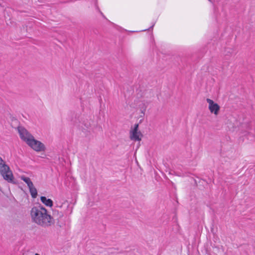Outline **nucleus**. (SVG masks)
Instances as JSON below:
<instances>
[{"mask_svg": "<svg viewBox=\"0 0 255 255\" xmlns=\"http://www.w3.org/2000/svg\"><path fill=\"white\" fill-rule=\"evenodd\" d=\"M90 124L88 122L86 123H82L79 125L80 128L85 133L90 131Z\"/></svg>", "mask_w": 255, "mask_h": 255, "instance_id": "423d86ee", "label": "nucleus"}, {"mask_svg": "<svg viewBox=\"0 0 255 255\" xmlns=\"http://www.w3.org/2000/svg\"><path fill=\"white\" fill-rule=\"evenodd\" d=\"M18 177L20 178L22 180H23L27 184L28 187H30V186H31L32 184H33L32 181H31L30 179L28 177H26L24 175H22L19 176Z\"/></svg>", "mask_w": 255, "mask_h": 255, "instance_id": "1a4fd4ad", "label": "nucleus"}, {"mask_svg": "<svg viewBox=\"0 0 255 255\" xmlns=\"http://www.w3.org/2000/svg\"><path fill=\"white\" fill-rule=\"evenodd\" d=\"M154 24H153L151 26V28H152L154 26Z\"/></svg>", "mask_w": 255, "mask_h": 255, "instance_id": "9b49d317", "label": "nucleus"}, {"mask_svg": "<svg viewBox=\"0 0 255 255\" xmlns=\"http://www.w3.org/2000/svg\"><path fill=\"white\" fill-rule=\"evenodd\" d=\"M41 202L45 206L51 207L53 206V201L50 199H47L45 196H41L40 197Z\"/></svg>", "mask_w": 255, "mask_h": 255, "instance_id": "0eeeda50", "label": "nucleus"}, {"mask_svg": "<svg viewBox=\"0 0 255 255\" xmlns=\"http://www.w3.org/2000/svg\"><path fill=\"white\" fill-rule=\"evenodd\" d=\"M35 255H39L38 254H36Z\"/></svg>", "mask_w": 255, "mask_h": 255, "instance_id": "f8f14e48", "label": "nucleus"}, {"mask_svg": "<svg viewBox=\"0 0 255 255\" xmlns=\"http://www.w3.org/2000/svg\"><path fill=\"white\" fill-rule=\"evenodd\" d=\"M0 173L3 178L8 182H12L13 175L9 170V167L5 164L4 161L0 157Z\"/></svg>", "mask_w": 255, "mask_h": 255, "instance_id": "7ed1b4c3", "label": "nucleus"}, {"mask_svg": "<svg viewBox=\"0 0 255 255\" xmlns=\"http://www.w3.org/2000/svg\"><path fill=\"white\" fill-rule=\"evenodd\" d=\"M207 103L209 104V109L211 113L217 115L220 110V106L217 103H215L212 100L207 99Z\"/></svg>", "mask_w": 255, "mask_h": 255, "instance_id": "39448f33", "label": "nucleus"}, {"mask_svg": "<svg viewBox=\"0 0 255 255\" xmlns=\"http://www.w3.org/2000/svg\"><path fill=\"white\" fill-rule=\"evenodd\" d=\"M28 188L31 197L33 198H36L37 196V191L33 184H32L31 186H30V187H28Z\"/></svg>", "mask_w": 255, "mask_h": 255, "instance_id": "6e6552de", "label": "nucleus"}, {"mask_svg": "<svg viewBox=\"0 0 255 255\" xmlns=\"http://www.w3.org/2000/svg\"><path fill=\"white\" fill-rule=\"evenodd\" d=\"M142 134L138 130V124H135L133 128L131 129L129 132V137L131 140L134 141H140Z\"/></svg>", "mask_w": 255, "mask_h": 255, "instance_id": "20e7f679", "label": "nucleus"}, {"mask_svg": "<svg viewBox=\"0 0 255 255\" xmlns=\"http://www.w3.org/2000/svg\"><path fill=\"white\" fill-rule=\"evenodd\" d=\"M30 216L32 222L38 225L46 227L51 224L52 217L48 214L47 210L42 206L32 208Z\"/></svg>", "mask_w": 255, "mask_h": 255, "instance_id": "f257e3e1", "label": "nucleus"}, {"mask_svg": "<svg viewBox=\"0 0 255 255\" xmlns=\"http://www.w3.org/2000/svg\"><path fill=\"white\" fill-rule=\"evenodd\" d=\"M148 105V102L143 101L141 104L139 105L140 111L142 113H144Z\"/></svg>", "mask_w": 255, "mask_h": 255, "instance_id": "9d476101", "label": "nucleus"}, {"mask_svg": "<svg viewBox=\"0 0 255 255\" xmlns=\"http://www.w3.org/2000/svg\"><path fill=\"white\" fill-rule=\"evenodd\" d=\"M17 130L20 138L24 141L31 149L36 152L45 151L46 148L44 143L36 140L24 127L19 126Z\"/></svg>", "mask_w": 255, "mask_h": 255, "instance_id": "f03ea898", "label": "nucleus"}]
</instances>
